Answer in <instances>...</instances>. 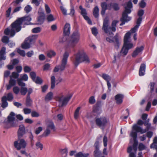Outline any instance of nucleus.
Wrapping results in <instances>:
<instances>
[{
	"mask_svg": "<svg viewBox=\"0 0 157 157\" xmlns=\"http://www.w3.org/2000/svg\"><path fill=\"white\" fill-rule=\"evenodd\" d=\"M121 41V37L118 33H117L113 37V43L114 48L118 49L120 47Z\"/></svg>",
	"mask_w": 157,
	"mask_h": 157,
	"instance_id": "12",
	"label": "nucleus"
},
{
	"mask_svg": "<svg viewBox=\"0 0 157 157\" xmlns=\"http://www.w3.org/2000/svg\"><path fill=\"white\" fill-rule=\"evenodd\" d=\"M146 126V128L143 129L140 127L135 124L133 126L132 129L133 130L136 131L137 132H140L141 134H143L145 133L150 128L151 124L149 123Z\"/></svg>",
	"mask_w": 157,
	"mask_h": 157,
	"instance_id": "11",
	"label": "nucleus"
},
{
	"mask_svg": "<svg viewBox=\"0 0 157 157\" xmlns=\"http://www.w3.org/2000/svg\"><path fill=\"white\" fill-rule=\"evenodd\" d=\"M2 41L4 43H8L9 42V37L7 36H4L2 39Z\"/></svg>",
	"mask_w": 157,
	"mask_h": 157,
	"instance_id": "52",
	"label": "nucleus"
},
{
	"mask_svg": "<svg viewBox=\"0 0 157 157\" xmlns=\"http://www.w3.org/2000/svg\"><path fill=\"white\" fill-rule=\"evenodd\" d=\"M6 48L3 47L2 48L0 51V61L2 60H4L6 59V57L4 56V55L6 53Z\"/></svg>",
	"mask_w": 157,
	"mask_h": 157,
	"instance_id": "25",
	"label": "nucleus"
},
{
	"mask_svg": "<svg viewBox=\"0 0 157 157\" xmlns=\"http://www.w3.org/2000/svg\"><path fill=\"white\" fill-rule=\"evenodd\" d=\"M61 153L62 155H67L68 153L67 149V148H65L61 150Z\"/></svg>",
	"mask_w": 157,
	"mask_h": 157,
	"instance_id": "58",
	"label": "nucleus"
},
{
	"mask_svg": "<svg viewBox=\"0 0 157 157\" xmlns=\"http://www.w3.org/2000/svg\"><path fill=\"white\" fill-rule=\"evenodd\" d=\"M118 22L117 21H113L111 25L112 27H111L109 26V18L106 17L104 20L102 29L108 36L112 37L114 34L111 31L114 32L116 31V25Z\"/></svg>",
	"mask_w": 157,
	"mask_h": 157,
	"instance_id": "2",
	"label": "nucleus"
},
{
	"mask_svg": "<svg viewBox=\"0 0 157 157\" xmlns=\"http://www.w3.org/2000/svg\"><path fill=\"white\" fill-rule=\"evenodd\" d=\"M139 5L140 7L144 8L146 6V3L144 0H142L139 3Z\"/></svg>",
	"mask_w": 157,
	"mask_h": 157,
	"instance_id": "60",
	"label": "nucleus"
},
{
	"mask_svg": "<svg viewBox=\"0 0 157 157\" xmlns=\"http://www.w3.org/2000/svg\"><path fill=\"white\" fill-rule=\"evenodd\" d=\"M47 20L48 22H51L54 21L55 19L52 14H50L48 16Z\"/></svg>",
	"mask_w": 157,
	"mask_h": 157,
	"instance_id": "46",
	"label": "nucleus"
},
{
	"mask_svg": "<svg viewBox=\"0 0 157 157\" xmlns=\"http://www.w3.org/2000/svg\"><path fill=\"white\" fill-rule=\"evenodd\" d=\"M132 150V147L130 146L127 148V152L129 153V157H136V153L135 152H131Z\"/></svg>",
	"mask_w": 157,
	"mask_h": 157,
	"instance_id": "29",
	"label": "nucleus"
},
{
	"mask_svg": "<svg viewBox=\"0 0 157 157\" xmlns=\"http://www.w3.org/2000/svg\"><path fill=\"white\" fill-rule=\"evenodd\" d=\"M30 76L33 80L36 78V73L33 71L30 73Z\"/></svg>",
	"mask_w": 157,
	"mask_h": 157,
	"instance_id": "61",
	"label": "nucleus"
},
{
	"mask_svg": "<svg viewBox=\"0 0 157 157\" xmlns=\"http://www.w3.org/2000/svg\"><path fill=\"white\" fill-rule=\"evenodd\" d=\"M128 50L125 48L124 46H123L122 47L121 51L120 54H119L121 56H126L128 52Z\"/></svg>",
	"mask_w": 157,
	"mask_h": 157,
	"instance_id": "28",
	"label": "nucleus"
},
{
	"mask_svg": "<svg viewBox=\"0 0 157 157\" xmlns=\"http://www.w3.org/2000/svg\"><path fill=\"white\" fill-rule=\"evenodd\" d=\"M81 109L80 107H78L76 109L74 113V117L75 119H77L79 114V111Z\"/></svg>",
	"mask_w": 157,
	"mask_h": 157,
	"instance_id": "40",
	"label": "nucleus"
},
{
	"mask_svg": "<svg viewBox=\"0 0 157 157\" xmlns=\"http://www.w3.org/2000/svg\"><path fill=\"white\" fill-rule=\"evenodd\" d=\"M22 23L19 20L17 19L12 23L9 28H7L4 31V33L7 35H10V37H13L16 32L20 31L21 29Z\"/></svg>",
	"mask_w": 157,
	"mask_h": 157,
	"instance_id": "1",
	"label": "nucleus"
},
{
	"mask_svg": "<svg viewBox=\"0 0 157 157\" xmlns=\"http://www.w3.org/2000/svg\"><path fill=\"white\" fill-rule=\"evenodd\" d=\"M102 77L107 82L109 81L111 79V78L110 76L105 74H103Z\"/></svg>",
	"mask_w": 157,
	"mask_h": 157,
	"instance_id": "37",
	"label": "nucleus"
},
{
	"mask_svg": "<svg viewBox=\"0 0 157 157\" xmlns=\"http://www.w3.org/2000/svg\"><path fill=\"white\" fill-rule=\"evenodd\" d=\"M37 37V35H33L27 38L25 40L27 41L31 44L33 43Z\"/></svg>",
	"mask_w": 157,
	"mask_h": 157,
	"instance_id": "21",
	"label": "nucleus"
},
{
	"mask_svg": "<svg viewBox=\"0 0 157 157\" xmlns=\"http://www.w3.org/2000/svg\"><path fill=\"white\" fill-rule=\"evenodd\" d=\"M41 31V28L40 27H37L33 28L32 30L33 33H40Z\"/></svg>",
	"mask_w": 157,
	"mask_h": 157,
	"instance_id": "48",
	"label": "nucleus"
},
{
	"mask_svg": "<svg viewBox=\"0 0 157 157\" xmlns=\"http://www.w3.org/2000/svg\"><path fill=\"white\" fill-rule=\"evenodd\" d=\"M101 14L103 16L104 15L105 11L107 9V4L106 2H103L101 3Z\"/></svg>",
	"mask_w": 157,
	"mask_h": 157,
	"instance_id": "22",
	"label": "nucleus"
},
{
	"mask_svg": "<svg viewBox=\"0 0 157 157\" xmlns=\"http://www.w3.org/2000/svg\"><path fill=\"white\" fill-rule=\"evenodd\" d=\"M15 116L16 114L13 112H11L7 117V121L8 123H9L10 122H11V121L14 120L15 118Z\"/></svg>",
	"mask_w": 157,
	"mask_h": 157,
	"instance_id": "24",
	"label": "nucleus"
},
{
	"mask_svg": "<svg viewBox=\"0 0 157 157\" xmlns=\"http://www.w3.org/2000/svg\"><path fill=\"white\" fill-rule=\"evenodd\" d=\"M31 44L25 40L24 43L21 45V47L22 48L27 49L30 47Z\"/></svg>",
	"mask_w": 157,
	"mask_h": 157,
	"instance_id": "30",
	"label": "nucleus"
},
{
	"mask_svg": "<svg viewBox=\"0 0 157 157\" xmlns=\"http://www.w3.org/2000/svg\"><path fill=\"white\" fill-rule=\"evenodd\" d=\"M53 97V93L52 92H49L46 95L45 97V100L46 101L51 100Z\"/></svg>",
	"mask_w": 157,
	"mask_h": 157,
	"instance_id": "35",
	"label": "nucleus"
},
{
	"mask_svg": "<svg viewBox=\"0 0 157 157\" xmlns=\"http://www.w3.org/2000/svg\"><path fill=\"white\" fill-rule=\"evenodd\" d=\"M36 146L37 149L40 148L41 150L43 148V145L39 142H37L36 144Z\"/></svg>",
	"mask_w": 157,
	"mask_h": 157,
	"instance_id": "50",
	"label": "nucleus"
},
{
	"mask_svg": "<svg viewBox=\"0 0 157 157\" xmlns=\"http://www.w3.org/2000/svg\"><path fill=\"white\" fill-rule=\"evenodd\" d=\"M32 8L29 5H28L26 6L24 9L25 10L27 13L29 12L32 10Z\"/></svg>",
	"mask_w": 157,
	"mask_h": 157,
	"instance_id": "57",
	"label": "nucleus"
},
{
	"mask_svg": "<svg viewBox=\"0 0 157 157\" xmlns=\"http://www.w3.org/2000/svg\"><path fill=\"white\" fill-rule=\"evenodd\" d=\"M23 110L25 114H29L31 112V109H29L25 108Z\"/></svg>",
	"mask_w": 157,
	"mask_h": 157,
	"instance_id": "64",
	"label": "nucleus"
},
{
	"mask_svg": "<svg viewBox=\"0 0 157 157\" xmlns=\"http://www.w3.org/2000/svg\"><path fill=\"white\" fill-rule=\"evenodd\" d=\"M145 68L146 65L145 64L142 63L141 64L139 71V75L140 76H142L144 75Z\"/></svg>",
	"mask_w": 157,
	"mask_h": 157,
	"instance_id": "23",
	"label": "nucleus"
},
{
	"mask_svg": "<svg viewBox=\"0 0 157 157\" xmlns=\"http://www.w3.org/2000/svg\"><path fill=\"white\" fill-rule=\"evenodd\" d=\"M23 1V0H16L15 1L13 2L11 4L14 6H16L20 3L22 2Z\"/></svg>",
	"mask_w": 157,
	"mask_h": 157,
	"instance_id": "53",
	"label": "nucleus"
},
{
	"mask_svg": "<svg viewBox=\"0 0 157 157\" xmlns=\"http://www.w3.org/2000/svg\"><path fill=\"white\" fill-rule=\"evenodd\" d=\"M130 36L131 33L130 32H128L125 34L124 38V43L123 46L128 50L133 47V44L131 42Z\"/></svg>",
	"mask_w": 157,
	"mask_h": 157,
	"instance_id": "8",
	"label": "nucleus"
},
{
	"mask_svg": "<svg viewBox=\"0 0 157 157\" xmlns=\"http://www.w3.org/2000/svg\"><path fill=\"white\" fill-rule=\"evenodd\" d=\"M146 146L142 143H140L139 145L138 149L139 151H142L145 149Z\"/></svg>",
	"mask_w": 157,
	"mask_h": 157,
	"instance_id": "55",
	"label": "nucleus"
},
{
	"mask_svg": "<svg viewBox=\"0 0 157 157\" xmlns=\"http://www.w3.org/2000/svg\"><path fill=\"white\" fill-rule=\"evenodd\" d=\"M7 97L6 96L3 97L2 99V104L1 106L3 108L6 107L8 105V103L7 101Z\"/></svg>",
	"mask_w": 157,
	"mask_h": 157,
	"instance_id": "26",
	"label": "nucleus"
},
{
	"mask_svg": "<svg viewBox=\"0 0 157 157\" xmlns=\"http://www.w3.org/2000/svg\"><path fill=\"white\" fill-rule=\"evenodd\" d=\"M25 133V127L24 125L21 124L19 125V128L17 131L18 138H22Z\"/></svg>",
	"mask_w": 157,
	"mask_h": 157,
	"instance_id": "14",
	"label": "nucleus"
},
{
	"mask_svg": "<svg viewBox=\"0 0 157 157\" xmlns=\"http://www.w3.org/2000/svg\"><path fill=\"white\" fill-rule=\"evenodd\" d=\"M110 6L113 8L115 10H117L119 9L118 4L117 3H111L110 4Z\"/></svg>",
	"mask_w": 157,
	"mask_h": 157,
	"instance_id": "43",
	"label": "nucleus"
},
{
	"mask_svg": "<svg viewBox=\"0 0 157 157\" xmlns=\"http://www.w3.org/2000/svg\"><path fill=\"white\" fill-rule=\"evenodd\" d=\"M99 9L98 6H96L94 8L93 12V14L94 17L96 18L98 17V13Z\"/></svg>",
	"mask_w": 157,
	"mask_h": 157,
	"instance_id": "32",
	"label": "nucleus"
},
{
	"mask_svg": "<svg viewBox=\"0 0 157 157\" xmlns=\"http://www.w3.org/2000/svg\"><path fill=\"white\" fill-rule=\"evenodd\" d=\"M81 14L84 17V18L86 20L88 23L90 24H92V22L90 20V19L88 17L87 15V13L86 10L85 9L82 10L81 11Z\"/></svg>",
	"mask_w": 157,
	"mask_h": 157,
	"instance_id": "19",
	"label": "nucleus"
},
{
	"mask_svg": "<svg viewBox=\"0 0 157 157\" xmlns=\"http://www.w3.org/2000/svg\"><path fill=\"white\" fill-rule=\"evenodd\" d=\"M55 76H52L51 78V88L52 89H53L55 86Z\"/></svg>",
	"mask_w": 157,
	"mask_h": 157,
	"instance_id": "33",
	"label": "nucleus"
},
{
	"mask_svg": "<svg viewBox=\"0 0 157 157\" xmlns=\"http://www.w3.org/2000/svg\"><path fill=\"white\" fill-rule=\"evenodd\" d=\"M94 156L95 157H100L101 154L100 151L98 148H96L94 151Z\"/></svg>",
	"mask_w": 157,
	"mask_h": 157,
	"instance_id": "44",
	"label": "nucleus"
},
{
	"mask_svg": "<svg viewBox=\"0 0 157 157\" xmlns=\"http://www.w3.org/2000/svg\"><path fill=\"white\" fill-rule=\"evenodd\" d=\"M80 39V35L78 31L74 32L67 40L68 44L72 47H75Z\"/></svg>",
	"mask_w": 157,
	"mask_h": 157,
	"instance_id": "6",
	"label": "nucleus"
},
{
	"mask_svg": "<svg viewBox=\"0 0 157 157\" xmlns=\"http://www.w3.org/2000/svg\"><path fill=\"white\" fill-rule=\"evenodd\" d=\"M36 84H41L42 83V80L39 77H37L35 79L33 80Z\"/></svg>",
	"mask_w": 157,
	"mask_h": 157,
	"instance_id": "42",
	"label": "nucleus"
},
{
	"mask_svg": "<svg viewBox=\"0 0 157 157\" xmlns=\"http://www.w3.org/2000/svg\"><path fill=\"white\" fill-rule=\"evenodd\" d=\"M28 91V89L26 87H21L20 92L21 94L22 95H25L26 94Z\"/></svg>",
	"mask_w": 157,
	"mask_h": 157,
	"instance_id": "34",
	"label": "nucleus"
},
{
	"mask_svg": "<svg viewBox=\"0 0 157 157\" xmlns=\"http://www.w3.org/2000/svg\"><path fill=\"white\" fill-rule=\"evenodd\" d=\"M92 32L93 34L95 36H96L98 33L97 30L95 27H93L92 28Z\"/></svg>",
	"mask_w": 157,
	"mask_h": 157,
	"instance_id": "63",
	"label": "nucleus"
},
{
	"mask_svg": "<svg viewBox=\"0 0 157 157\" xmlns=\"http://www.w3.org/2000/svg\"><path fill=\"white\" fill-rule=\"evenodd\" d=\"M22 80L21 78H18L17 79V82L18 85L22 87H25V83L22 81Z\"/></svg>",
	"mask_w": 157,
	"mask_h": 157,
	"instance_id": "47",
	"label": "nucleus"
},
{
	"mask_svg": "<svg viewBox=\"0 0 157 157\" xmlns=\"http://www.w3.org/2000/svg\"><path fill=\"white\" fill-rule=\"evenodd\" d=\"M56 54V53L53 51L51 50L48 52L47 55L48 57L51 58L55 56Z\"/></svg>",
	"mask_w": 157,
	"mask_h": 157,
	"instance_id": "45",
	"label": "nucleus"
},
{
	"mask_svg": "<svg viewBox=\"0 0 157 157\" xmlns=\"http://www.w3.org/2000/svg\"><path fill=\"white\" fill-rule=\"evenodd\" d=\"M13 99V96L12 93H9L7 95V100L8 101H11Z\"/></svg>",
	"mask_w": 157,
	"mask_h": 157,
	"instance_id": "56",
	"label": "nucleus"
},
{
	"mask_svg": "<svg viewBox=\"0 0 157 157\" xmlns=\"http://www.w3.org/2000/svg\"><path fill=\"white\" fill-rule=\"evenodd\" d=\"M17 52L22 56H25V53L24 50H21L20 49H18L17 50Z\"/></svg>",
	"mask_w": 157,
	"mask_h": 157,
	"instance_id": "59",
	"label": "nucleus"
},
{
	"mask_svg": "<svg viewBox=\"0 0 157 157\" xmlns=\"http://www.w3.org/2000/svg\"><path fill=\"white\" fill-rule=\"evenodd\" d=\"M70 25L68 23H66L63 27V33L65 36H68L70 33Z\"/></svg>",
	"mask_w": 157,
	"mask_h": 157,
	"instance_id": "17",
	"label": "nucleus"
},
{
	"mask_svg": "<svg viewBox=\"0 0 157 157\" xmlns=\"http://www.w3.org/2000/svg\"><path fill=\"white\" fill-rule=\"evenodd\" d=\"M126 6L124 7V10L122 14V17L121 19L122 22L120 25H124L125 22H127L131 20V17L128 16V14H129L131 12V9L132 7V4L131 1H128L127 3Z\"/></svg>",
	"mask_w": 157,
	"mask_h": 157,
	"instance_id": "3",
	"label": "nucleus"
},
{
	"mask_svg": "<svg viewBox=\"0 0 157 157\" xmlns=\"http://www.w3.org/2000/svg\"><path fill=\"white\" fill-rule=\"evenodd\" d=\"M144 49V47L143 46L137 47L132 54V56L133 57H135L138 55L141 54Z\"/></svg>",
	"mask_w": 157,
	"mask_h": 157,
	"instance_id": "15",
	"label": "nucleus"
},
{
	"mask_svg": "<svg viewBox=\"0 0 157 157\" xmlns=\"http://www.w3.org/2000/svg\"><path fill=\"white\" fill-rule=\"evenodd\" d=\"M20 91L19 88L17 86L14 87L13 88V91L16 94H17Z\"/></svg>",
	"mask_w": 157,
	"mask_h": 157,
	"instance_id": "51",
	"label": "nucleus"
},
{
	"mask_svg": "<svg viewBox=\"0 0 157 157\" xmlns=\"http://www.w3.org/2000/svg\"><path fill=\"white\" fill-rule=\"evenodd\" d=\"M89 62L90 60L84 52L81 51H78L76 55L74 63L75 65L77 66L79 63L82 62L87 63Z\"/></svg>",
	"mask_w": 157,
	"mask_h": 157,
	"instance_id": "4",
	"label": "nucleus"
},
{
	"mask_svg": "<svg viewBox=\"0 0 157 157\" xmlns=\"http://www.w3.org/2000/svg\"><path fill=\"white\" fill-rule=\"evenodd\" d=\"M55 130V127L54 123L52 122H50L48 123L46 129L44 132L43 136H48L50 133L51 131Z\"/></svg>",
	"mask_w": 157,
	"mask_h": 157,
	"instance_id": "13",
	"label": "nucleus"
},
{
	"mask_svg": "<svg viewBox=\"0 0 157 157\" xmlns=\"http://www.w3.org/2000/svg\"><path fill=\"white\" fill-rule=\"evenodd\" d=\"M72 95L70 94L66 97L62 96L58 97L57 98V100L59 101V103L61 104V107H63L64 106H65L72 97Z\"/></svg>",
	"mask_w": 157,
	"mask_h": 157,
	"instance_id": "10",
	"label": "nucleus"
},
{
	"mask_svg": "<svg viewBox=\"0 0 157 157\" xmlns=\"http://www.w3.org/2000/svg\"><path fill=\"white\" fill-rule=\"evenodd\" d=\"M95 101L94 96H92L90 98L89 102L90 104H94L95 102Z\"/></svg>",
	"mask_w": 157,
	"mask_h": 157,
	"instance_id": "54",
	"label": "nucleus"
},
{
	"mask_svg": "<svg viewBox=\"0 0 157 157\" xmlns=\"http://www.w3.org/2000/svg\"><path fill=\"white\" fill-rule=\"evenodd\" d=\"M89 155L88 153L83 154L82 152H79L75 155V157H87Z\"/></svg>",
	"mask_w": 157,
	"mask_h": 157,
	"instance_id": "36",
	"label": "nucleus"
},
{
	"mask_svg": "<svg viewBox=\"0 0 157 157\" xmlns=\"http://www.w3.org/2000/svg\"><path fill=\"white\" fill-rule=\"evenodd\" d=\"M32 102V100L30 98V96H27L26 105V106H30Z\"/></svg>",
	"mask_w": 157,
	"mask_h": 157,
	"instance_id": "41",
	"label": "nucleus"
},
{
	"mask_svg": "<svg viewBox=\"0 0 157 157\" xmlns=\"http://www.w3.org/2000/svg\"><path fill=\"white\" fill-rule=\"evenodd\" d=\"M69 56L68 52H65L63 55L61 64L55 67L53 70L54 72H57L59 71L62 72L65 69L67 65V59Z\"/></svg>",
	"mask_w": 157,
	"mask_h": 157,
	"instance_id": "5",
	"label": "nucleus"
},
{
	"mask_svg": "<svg viewBox=\"0 0 157 157\" xmlns=\"http://www.w3.org/2000/svg\"><path fill=\"white\" fill-rule=\"evenodd\" d=\"M44 17L45 15L44 14L38 17L37 20L38 24L41 25L43 24L44 21Z\"/></svg>",
	"mask_w": 157,
	"mask_h": 157,
	"instance_id": "38",
	"label": "nucleus"
},
{
	"mask_svg": "<svg viewBox=\"0 0 157 157\" xmlns=\"http://www.w3.org/2000/svg\"><path fill=\"white\" fill-rule=\"evenodd\" d=\"M144 14V10H140L138 11V15L139 17L138 18L137 21L139 20V21H140V23H141V22L142 21V16Z\"/></svg>",
	"mask_w": 157,
	"mask_h": 157,
	"instance_id": "31",
	"label": "nucleus"
},
{
	"mask_svg": "<svg viewBox=\"0 0 157 157\" xmlns=\"http://www.w3.org/2000/svg\"><path fill=\"white\" fill-rule=\"evenodd\" d=\"M115 98L116 103L118 104H120L122 102V99L124 98V96L122 94H119L116 95Z\"/></svg>",
	"mask_w": 157,
	"mask_h": 157,
	"instance_id": "20",
	"label": "nucleus"
},
{
	"mask_svg": "<svg viewBox=\"0 0 157 157\" xmlns=\"http://www.w3.org/2000/svg\"><path fill=\"white\" fill-rule=\"evenodd\" d=\"M137 132L136 131H132L131 132L130 136L133 138L134 140V143L132 146L137 147V146L138 141L136 140L137 135Z\"/></svg>",
	"mask_w": 157,
	"mask_h": 157,
	"instance_id": "16",
	"label": "nucleus"
},
{
	"mask_svg": "<svg viewBox=\"0 0 157 157\" xmlns=\"http://www.w3.org/2000/svg\"><path fill=\"white\" fill-rule=\"evenodd\" d=\"M140 21H139V20L136 21V25L133 28H132L130 31L129 32H130L131 33H135L137 30L139 26L140 25Z\"/></svg>",
	"mask_w": 157,
	"mask_h": 157,
	"instance_id": "27",
	"label": "nucleus"
},
{
	"mask_svg": "<svg viewBox=\"0 0 157 157\" xmlns=\"http://www.w3.org/2000/svg\"><path fill=\"white\" fill-rule=\"evenodd\" d=\"M108 121V119L105 117L97 118L95 120L97 125L102 129H104Z\"/></svg>",
	"mask_w": 157,
	"mask_h": 157,
	"instance_id": "9",
	"label": "nucleus"
},
{
	"mask_svg": "<svg viewBox=\"0 0 157 157\" xmlns=\"http://www.w3.org/2000/svg\"><path fill=\"white\" fill-rule=\"evenodd\" d=\"M19 20L22 23L24 22H25V24L27 25L32 24L31 23L29 24H27V22H29L31 21L32 19L30 16H27L26 17H23L21 18H19Z\"/></svg>",
	"mask_w": 157,
	"mask_h": 157,
	"instance_id": "18",
	"label": "nucleus"
},
{
	"mask_svg": "<svg viewBox=\"0 0 157 157\" xmlns=\"http://www.w3.org/2000/svg\"><path fill=\"white\" fill-rule=\"evenodd\" d=\"M27 143L25 139L22 138H18L17 140L14 142L13 145L17 150L25 149L27 145Z\"/></svg>",
	"mask_w": 157,
	"mask_h": 157,
	"instance_id": "7",
	"label": "nucleus"
},
{
	"mask_svg": "<svg viewBox=\"0 0 157 157\" xmlns=\"http://www.w3.org/2000/svg\"><path fill=\"white\" fill-rule=\"evenodd\" d=\"M11 126L12 127H16L17 126L18 124V121L17 120H14L13 121L9 123Z\"/></svg>",
	"mask_w": 157,
	"mask_h": 157,
	"instance_id": "39",
	"label": "nucleus"
},
{
	"mask_svg": "<svg viewBox=\"0 0 157 157\" xmlns=\"http://www.w3.org/2000/svg\"><path fill=\"white\" fill-rule=\"evenodd\" d=\"M16 80L13 79L11 76H10V78L9 82V83L11 85L13 86L16 85Z\"/></svg>",
	"mask_w": 157,
	"mask_h": 157,
	"instance_id": "49",
	"label": "nucleus"
},
{
	"mask_svg": "<svg viewBox=\"0 0 157 157\" xmlns=\"http://www.w3.org/2000/svg\"><path fill=\"white\" fill-rule=\"evenodd\" d=\"M103 143L104 146L105 147H106L107 144V138L106 136H105L103 138Z\"/></svg>",
	"mask_w": 157,
	"mask_h": 157,
	"instance_id": "62",
	"label": "nucleus"
}]
</instances>
